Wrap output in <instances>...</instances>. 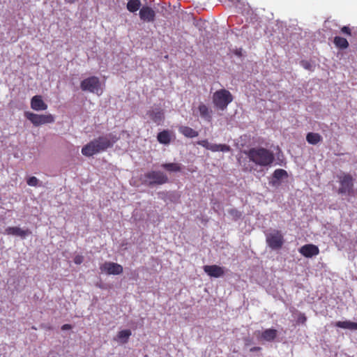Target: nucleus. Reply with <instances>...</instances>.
<instances>
[{
	"label": "nucleus",
	"instance_id": "f257e3e1",
	"mask_svg": "<svg viewBox=\"0 0 357 357\" xmlns=\"http://www.w3.org/2000/svg\"><path fill=\"white\" fill-rule=\"evenodd\" d=\"M119 139V137L113 133L100 136L84 145L82 149V153L86 157L93 156L112 148Z\"/></svg>",
	"mask_w": 357,
	"mask_h": 357
},
{
	"label": "nucleus",
	"instance_id": "f03ea898",
	"mask_svg": "<svg viewBox=\"0 0 357 357\" xmlns=\"http://www.w3.org/2000/svg\"><path fill=\"white\" fill-rule=\"evenodd\" d=\"M250 161L261 167H268L275 160L272 151L263 147L251 148L247 152Z\"/></svg>",
	"mask_w": 357,
	"mask_h": 357
},
{
	"label": "nucleus",
	"instance_id": "7ed1b4c3",
	"mask_svg": "<svg viewBox=\"0 0 357 357\" xmlns=\"http://www.w3.org/2000/svg\"><path fill=\"white\" fill-rule=\"evenodd\" d=\"M212 99L215 107L220 110H225L228 105L233 101V96L228 90L222 89L213 93Z\"/></svg>",
	"mask_w": 357,
	"mask_h": 357
},
{
	"label": "nucleus",
	"instance_id": "20e7f679",
	"mask_svg": "<svg viewBox=\"0 0 357 357\" xmlns=\"http://www.w3.org/2000/svg\"><path fill=\"white\" fill-rule=\"evenodd\" d=\"M80 88L84 91H89L98 96L102 93L100 79L96 76H91L83 79L80 83Z\"/></svg>",
	"mask_w": 357,
	"mask_h": 357
},
{
	"label": "nucleus",
	"instance_id": "39448f33",
	"mask_svg": "<svg viewBox=\"0 0 357 357\" xmlns=\"http://www.w3.org/2000/svg\"><path fill=\"white\" fill-rule=\"evenodd\" d=\"M144 183L149 185H162L168 182L167 175L160 171H150L144 174Z\"/></svg>",
	"mask_w": 357,
	"mask_h": 357
},
{
	"label": "nucleus",
	"instance_id": "423d86ee",
	"mask_svg": "<svg viewBox=\"0 0 357 357\" xmlns=\"http://www.w3.org/2000/svg\"><path fill=\"white\" fill-rule=\"evenodd\" d=\"M24 116L29 120L34 126H39L54 122V117L50 114H38L31 112H25Z\"/></svg>",
	"mask_w": 357,
	"mask_h": 357
},
{
	"label": "nucleus",
	"instance_id": "0eeeda50",
	"mask_svg": "<svg viewBox=\"0 0 357 357\" xmlns=\"http://www.w3.org/2000/svg\"><path fill=\"white\" fill-rule=\"evenodd\" d=\"M266 241L268 245L273 250H278L284 244V238L280 230L274 229L266 234Z\"/></svg>",
	"mask_w": 357,
	"mask_h": 357
},
{
	"label": "nucleus",
	"instance_id": "6e6552de",
	"mask_svg": "<svg viewBox=\"0 0 357 357\" xmlns=\"http://www.w3.org/2000/svg\"><path fill=\"white\" fill-rule=\"evenodd\" d=\"M340 187L338 189L339 194H348L351 195L354 192V179L349 174H344L339 177Z\"/></svg>",
	"mask_w": 357,
	"mask_h": 357
},
{
	"label": "nucleus",
	"instance_id": "1a4fd4ad",
	"mask_svg": "<svg viewBox=\"0 0 357 357\" xmlns=\"http://www.w3.org/2000/svg\"><path fill=\"white\" fill-rule=\"evenodd\" d=\"M102 273L108 275H119L123 273V267L121 265L114 262H105L100 267Z\"/></svg>",
	"mask_w": 357,
	"mask_h": 357
},
{
	"label": "nucleus",
	"instance_id": "9d476101",
	"mask_svg": "<svg viewBox=\"0 0 357 357\" xmlns=\"http://www.w3.org/2000/svg\"><path fill=\"white\" fill-rule=\"evenodd\" d=\"M197 144L205 149L210 150L213 152H229L231 150V148L229 145L227 144H210L207 139H203L197 142Z\"/></svg>",
	"mask_w": 357,
	"mask_h": 357
},
{
	"label": "nucleus",
	"instance_id": "9b49d317",
	"mask_svg": "<svg viewBox=\"0 0 357 357\" xmlns=\"http://www.w3.org/2000/svg\"><path fill=\"white\" fill-rule=\"evenodd\" d=\"M139 17L145 22H153L155 20V12L149 6H144L139 10Z\"/></svg>",
	"mask_w": 357,
	"mask_h": 357
},
{
	"label": "nucleus",
	"instance_id": "f8f14e48",
	"mask_svg": "<svg viewBox=\"0 0 357 357\" xmlns=\"http://www.w3.org/2000/svg\"><path fill=\"white\" fill-rule=\"evenodd\" d=\"M299 252L305 257L311 258L319 254V249L314 244H305L299 248Z\"/></svg>",
	"mask_w": 357,
	"mask_h": 357
},
{
	"label": "nucleus",
	"instance_id": "ddd939ff",
	"mask_svg": "<svg viewBox=\"0 0 357 357\" xmlns=\"http://www.w3.org/2000/svg\"><path fill=\"white\" fill-rule=\"evenodd\" d=\"M204 271L210 277L220 278L225 274L223 267L218 265H206L204 266Z\"/></svg>",
	"mask_w": 357,
	"mask_h": 357
},
{
	"label": "nucleus",
	"instance_id": "4468645a",
	"mask_svg": "<svg viewBox=\"0 0 357 357\" xmlns=\"http://www.w3.org/2000/svg\"><path fill=\"white\" fill-rule=\"evenodd\" d=\"M5 234L25 238L31 234V231L28 229H22L19 227H8L6 229Z\"/></svg>",
	"mask_w": 357,
	"mask_h": 357
},
{
	"label": "nucleus",
	"instance_id": "2eb2a0df",
	"mask_svg": "<svg viewBox=\"0 0 357 357\" xmlns=\"http://www.w3.org/2000/svg\"><path fill=\"white\" fill-rule=\"evenodd\" d=\"M31 107L35 111H43L47 108V105L43 101L41 96H34L31 100Z\"/></svg>",
	"mask_w": 357,
	"mask_h": 357
},
{
	"label": "nucleus",
	"instance_id": "dca6fc26",
	"mask_svg": "<svg viewBox=\"0 0 357 357\" xmlns=\"http://www.w3.org/2000/svg\"><path fill=\"white\" fill-rule=\"evenodd\" d=\"M198 110L200 114V116L204 120L210 122L212 119L211 113L212 111L205 104L201 103L198 106Z\"/></svg>",
	"mask_w": 357,
	"mask_h": 357
},
{
	"label": "nucleus",
	"instance_id": "f3484780",
	"mask_svg": "<svg viewBox=\"0 0 357 357\" xmlns=\"http://www.w3.org/2000/svg\"><path fill=\"white\" fill-rule=\"evenodd\" d=\"M277 335V330L273 328H268L261 332L260 338L267 342H271L275 339Z\"/></svg>",
	"mask_w": 357,
	"mask_h": 357
},
{
	"label": "nucleus",
	"instance_id": "a211bd4d",
	"mask_svg": "<svg viewBox=\"0 0 357 357\" xmlns=\"http://www.w3.org/2000/svg\"><path fill=\"white\" fill-rule=\"evenodd\" d=\"M148 114L157 125H160L165 119V115L162 110L150 111Z\"/></svg>",
	"mask_w": 357,
	"mask_h": 357
},
{
	"label": "nucleus",
	"instance_id": "6ab92c4d",
	"mask_svg": "<svg viewBox=\"0 0 357 357\" xmlns=\"http://www.w3.org/2000/svg\"><path fill=\"white\" fill-rule=\"evenodd\" d=\"M157 139L159 143L167 145L171 142L172 137L171 133L168 130H164L158 133Z\"/></svg>",
	"mask_w": 357,
	"mask_h": 357
},
{
	"label": "nucleus",
	"instance_id": "aec40b11",
	"mask_svg": "<svg viewBox=\"0 0 357 357\" xmlns=\"http://www.w3.org/2000/svg\"><path fill=\"white\" fill-rule=\"evenodd\" d=\"M181 134L188 138L196 137L199 135V132L190 127L181 126L178 128Z\"/></svg>",
	"mask_w": 357,
	"mask_h": 357
},
{
	"label": "nucleus",
	"instance_id": "412c9836",
	"mask_svg": "<svg viewBox=\"0 0 357 357\" xmlns=\"http://www.w3.org/2000/svg\"><path fill=\"white\" fill-rule=\"evenodd\" d=\"M307 142L312 145H316L322 141V137L317 132H308L306 135Z\"/></svg>",
	"mask_w": 357,
	"mask_h": 357
},
{
	"label": "nucleus",
	"instance_id": "4be33fe9",
	"mask_svg": "<svg viewBox=\"0 0 357 357\" xmlns=\"http://www.w3.org/2000/svg\"><path fill=\"white\" fill-rule=\"evenodd\" d=\"M335 326L344 329L357 330V323L351 321H337Z\"/></svg>",
	"mask_w": 357,
	"mask_h": 357
},
{
	"label": "nucleus",
	"instance_id": "5701e85b",
	"mask_svg": "<svg viewBox=\"0 0 357 357\" xmlns=\"http://www.w3.org/2000/svg\"><path fill=\"white\" fill-rule=\"evenodd\" d=\"M333 43L337 48L342 50L347 49L349 45L347 40L340 36H335L333 40Z\"/></svg>",
	"mask_w": 357,
	"mask_h": 357
},
{
	"label": "nucleus",
	"instance_id": "b1692460",
	"mask_svg": "<svg viewBox=\"0 0 357 357\" xmlns=\"http://www.w3.org/2000/svg\"><path fill=\"white\" fill-rule=\"evenodd\" d=\"M142 3L140 0H129L127 3L126 8L130 13L137 12L141 7Z\"/></svg>",
	"mask_w": 357,
	"mask_h": 357
},
{
	"label": "nucleus",
	"instance_id": "393cba45",
	"mask_svg": "<svg viewBox=\"0 0 357 357\" xmlns=\"http://www.w3.org/2000/svg\"><path fill=\"white\" fill-rule=\"evenodd\" d=\"M131 334V331L129 329L122 330L118 333L117 337L122 343H126Z\"/></svg>",
	"mask_w": 357,
	"mask_h": 357
},
{
	"label": "nucleus",
	"instance_id": "a878e982",
	"mask_svg": "<svg viewBox=\"0 0 357 357\" xmlns=\"http://www.w3.org/2000/svg\"><path fill=\"white\" fill-rule=\"evenodd\" d=\"M162 167L169 172H180L181 165L178 163H165L162 165Z\"/></svg>",
	"mask_w": 357,
	"mask_h": 357
},
{
	"label": "nucleus",
	"instance_id": "bb28decb",
	"mask_svg": "<svg viewBox=\"0 0 357 357\" xmlns=\"http://www.w3.org/2000/svg\"><path fill=\"white\" fill-rule=\"evenodd\" d=\"M273 178L278 181L282 179L284 177H287V172L284 169H278L273 172Z\"/></svg>",
	"mask_w": 357,
	"mask_h": 357
},
{
	"label": "nucleus",
	"instance_id": "cd10ccee",
	"mask_svg": "<svg viewBox=\"0 0 357 357\" xmlns=\"http://www.w3.org/2000/svg\"><path fill=\"white\" fill-rule=\"evenodd\" d=\"M228 213L232 217V219L234 220H237L240 219L242 215L241 213L236 208L229 209L228 211Z\"/></svg>",
	"mask_w": 357,
	"mask_h": 357
},
{
	"label": "nucleus",
	"instance_id": "c85d7f7f",
	"mask_svg": "<svg viewBox=\"0 0 357 357\" xmlns=\"http://www.w3.org/2000/svg\"><path fill=\"white\" fill-rule=\"evenodd\" d=\"M26 183L30 186H37L38 183V179L35 176H31L27 179Z\"/></svg>",
	"mask_w": 357,
	"mask_h": 357
},
{
	"label": "nucleus",
	"instance_id": "c756f323",
	"mask_svg": "<svg viewBox=\"0 0 357 357\" xmlns=\"http://www.w3.org/2000/svg\"><path fill=\"white\" fill-rule=\"evenodd\" d=\"M301 66L305 68V69H307V70H312V64L310 63V62H309L308 61H305V60H303L301 61Z\"/></svg>",
	"mask_w": 357,
	"mask_h": 357
},
{
	"label": "nucleus",
	"instance_id": "7c9ffc66",
	"mask_svg": "<svg viewBox=\"0 0 357 357\" xmlns=\"http://www.w3.org/2000/svg\"><path fill=\"white\" fill-rule=\"evenodd\" d=\"M341 33L347 36H351V30L348 26H344L340 29Z\"/></svg>",
	"mask_w": 357,
	"mask_h": 357
},
{
	"label": "nucleus",
	"instance_id": "2f4dec72",
	"mask_svg": "<svg viewBox=\"0 0 357 357\" xmlns=\"http://www.w3.org/2000/svg\"><path fill=\"white\" fill-rule=\"evenodd\" d=\"M75 264H81L84 261V257L82 255H76L73 259Z\"/></svg>",
	"mask_w": 357,
	"mask_h": 357
},
{
	"label": "nucleus",
	"instance_id": "473e14b6",
	"mask_svg": "<svg viewBox=\"0 0 357 357\" xmlns=\"http://www.w3.org/2000/svg\"><path fill=\"white\" fill-rule=\"evenodd\" d=\"M307 321V317L304 314H300L298 317V321L301 324H305Z\"/></svg>",
	"mask_w": 357,
	"mask_h": 357
},
{
	"label": "nucleus",
	"instance_id": "72a5a7b5",
	"mask_svg": "<svg viewBox=\"0 0 357 357\" xmlns=\"http://www.w3.org/2000/svg\"><path fill=\"white\" fill-rule=\"evenodd\" d=\"M72 328V326L70 324H63L62 326H61V330L63 331H66V330H70Z\"/></svg>",
	"mask_w": 357,
	"mask_h": 357
},
{
	"label": "nucleus",
	"instance_id": "f704fd0d",
	"mask_svg": "<svg viewBox=\"0 0 357 357\" xmlns=\"http://www.w3.org/2000/svg\"><path fill=\"white\" fill-rule=\"evenodd\" d=\"M259 350H261V348L259 347H254L250 349V351L251 352L258 351Z\"/></svg>",
	"mask_w": 357,
	"mask_h": 357
}]
</instances>
